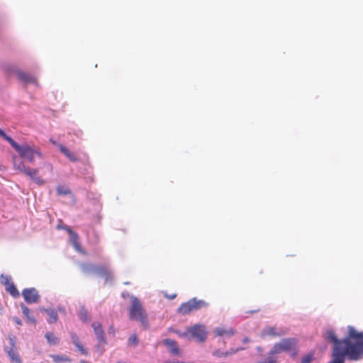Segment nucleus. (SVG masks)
<instances>
[{
  "label": "nucleus",
  "instance_id": "15",
  "mask_svg": "<svg viewBox=\"0 0 363 363\" xmlns=\"http://www.w3.org/2000/svg\"><path fill=\"white\" fill-rule=\"evenodd\" d=\"M21 308L22 309V313L23 315L27 318L28 321L31 323H35L36 320L34 316L32 315L31 311L24 304L21 305Z\"/></svg>",
  "mask_w": 363,
  "mask_h": 363
},
{
  "label": "nucleus",
  "instance_id": "6",
  "mask_svg": "<svg viewBox=\"0 0 363 363\" xmlns=\"http://www.w3.org/2000/svg\"><path fill=\"white\" fill-rule=\"evenodd\" d=\"M190 334L192 338L200 342H203L207 338V331L206 326L203 325L196 324L187 328L185 333L179 334L181 337H185Z\"/></svg>",
  "mask_w": 363,
  "mask_h": 363
},
{
  "label": "nucleus",
  "instance_id": "4",
  "mask_svg": "<svg viewBox=\"0 0 363 363\" xmlns=\"http://www.w3.org/2000/svg\"><path fill=\"white\" fill-rule=\"evenodd\" d=\"M283 352H289L293 357H296L298 353L297 339L284 338L275 343L272 348V354H279Z\"/></svg>",
  "mask_w": 363,
  "mask_h": 363
},
{
  "label": "nucleus",
  "instance_id": "17",
  "mask_svg": "<svg viewBox=\"0 0 363 363\" xmlns=\"http://www.w3.org/2000/svg\"><path fill=\"white\" fill-rule=\"evenodd\" d=\"M60 151L72 162H77L78 158L74 153L70 152L66 147L62 145H60Z\"/></svg>",
  "mask_w": 363,
  "mask_h": 363
},
{
  "label": "nucleus",
  "instance_id": "19",
  "mask_svg": "<svg viewBox=\"0 0 363 363\" xmlns=\"http://www.w3.org/2000/svg\"><path fill=\"white\" fill-rule=\"evenodd\" d=\"M70 241L73 247L79 252H81V245L79 241V236L75 232H70Z\"/></svg>",
  "mask_w": 363,
  "mask_h": 363
},
{
  "label": "nucleus",
  "instance_id": "10",
  "mask_svg": "<svg viewBox=\"0 0 363 363\" xmlns=\"http://www.w3.org/2000/svg\"><path fill=\"white\" fill-rule=\"evenodd\" d=\"M91 327L94 329V334L96 336L100 344H106L105 333L102 328V325L100 323L94 322L91 324Z\"/></svg>",
  "mask_w": 363,
  "mask_h": 363
},
{
  "label": "nucleus",
  "instance_id": "37",
  "mask_svg": "<svg viewBox=\"0 0 363 363\" xmlns=\"http://www.w3.org/2000/svg\"><path fill=\"white\" fill-rule=\"evenodd\" d=\"M80 363H87V362L86 361H84V360H81Z\"/></svg>",
  "mask_w": 363,
  "mask_h": 363
},
{
  "label": "nucleus",
  "instance_id": "13",
  "mask_svg": "<svg viewBox=\"0 0 363 363\" xmlns=\"http://www.w3.org/2000/svg\"><path fill=\"white\" fill-rule=\"evenodd\" d=\"M163 344L168 347L169 351L172 354H177L179 353V347L175 340L169 338L164 339L163 340Z\"/></svg>",
  "mask_w": 363,
  "mask_h": 363
},
{
  "label": "nucleus",
  "instance_id": "33",
  "mask_svg": "<svg viewBox=\"0 0 363 363\" xmlns=\"http://www.w3.org/2000/svg\"><path fill=\"white\" fill-rule=\"evenodd\" d=\"M108 333L110 334H111L112 335H115L116 334V330H115V328L113 325H110L109 328H108Z\"/></svg>",
  "mask_w": 363,
  "mask_h": 363
},
{
  "label": "nucleus",
  "instance_id": "3",
  "mask_svg": "<svg viewBox=\"0 0 363 363\" xmlns=\"http://www.w3.org/2000/svg\"><path fill=\"white\" fill-rule=\"evenodd\" d=\"M0 137L6 140L20 155L21 157L26 158L29 162L34 161L35 154L40 155L38 152L35 151L30 146L28 145H19L10 136L7 135L0 128Z\"/></svg>",
  "mask_w": 363,
  "mask_h": 363
},
{
  "label": "nucleus",
  "instance_id": "7",
  "mask_svg": "<svg viewBox=\"0 0 363 363\" xmlns=\"http://www.w3.org/2000/svg\"><path fill=\"white\" fill-rule=\"evenodd\" d=\"M8 339L10 345L4 346V350L9 356L11 363H22L21 358L18 352L16 336L12 334L9 335Z\"/></svg>",
  "mask_w": 363,
  "mask_h": 363
},
{
  "label": "nucleus",
  "instance_id": "1",
  "mask_svg": "<svg viewBox=\"0 0 363 363\" xmlns=\"http://www.w3.org/2000/svg\"><path fill=\"white\" fill-rule=\"evenodd\" d=\"M347 336L340 340L333 330L325 333V339L333 344L331 357L328 363H345V357L351 361L363 358V333L357 331L353 326L347 327Z\"/></svg>",
  "mask_w": 363,
  "mask_h": 363
},
{
  "label": "nucleus",
  "instance_id": "21",
  "mask_svg": "<svg viewBox=\"0 0 363 363\" xmlns=\"http://www.w3.org/2000/svg\"><path fill=\"white\" fill-rule=\"evenodd\" d=\"M45 337L50 345H56L60 342L59 338L56 337L52 333H45Z\"/></svg>",
  "mask_w": 363,
  "mask_h": 363
},
{
  "label": "nucleus",
  "instance_id": "12",
  "mask_svg": "<svg viewBox=\"0 0 363 363\" xmlns=\"http://www.w3.org/2000/svg\"><path fill=\"white\" fill-rule=\"evenodd\" d=\"M28 176L35 183L38 185L45 184V181L38 177V170L37 169H28L25 174Z\"/></svg>",
  "mask_w": 363,
  "mask_h": 363
},
{
  "label": "nucleus",
  "instance_id": "29",
  "mask_svg": "<svg viewBox=\"0 0 363 363\" xmlns=\"http://www.w3.org/2000/svg\"><path fill=\"white\" fill-rule=\"evenodd\" d=\"M129 345L136 346L138 344V340L136 335H131L128 341Z\"/></svg>",
  "mask_w": 363,
  "mask_h": 363
},
{
  "label": "nucleus",
  "instance_id": "11",
  "mask_svg": "<svg viewBox=\"0 0 363 363\" xmlns=\"http://www.w3.org/2000/svg\"><path fill=\"white\" fill-rule=\"evenodd\" d=\"M71 339L74 345L77 348V350L81 352V354L84 355L88 354L87 350L83 346L81 343L80 340L76 333H71Z\"/></svg>",
  "mask_w": 363,
  "mask_h": 363
},
{
  "label": "nucleus",
  "instance_id": "9",
  "mask_svg": "<svg viewBox=\"0 0 363 363\" xmlns=\"http://www.w3.org/2000/svg\"><path fill=\"white\" fill-rule=\"evenodd\" d=\"M284 334L281 329H277L276 327L267 326L265 327L262 333L261 337L264 338L266 337H280Z\"/></svg>",
  "mask_w": 363,
  "mask_h": 363
},
{
  "label": "nucleus",
  "instance_id": "23",
  "mask_svg": "<svg viewBox=\"0 0 363 363\" xmlns=\"http://www.w3.org/2000/svg\"><path fill=\"white\" fill-rule=\"evenodd\" d=\"M52 360L55 363H62V362H70L71 359L65 355H57V354H52L50 355Z\"/></svg>",
  "mask_w": 363,
  "mask_h": 363
},
{
  "label": "nucleus",
  "instance_id": "14",
  "mask_svg": "<svg viewBox=\"0 0 363 363\" xmlns=\"http://www.w3.org/2000/svg\"><path fill=\"white\" fill-rule=\"evenodd\" d=\"M213 333L216 336H232L235 334V330L233 328H217L214 329Z\"/></svg>",
  "mask_w": 363,
  "mask_h": 363
},
{
  "label": "nucleus",
  "instance_id": "22",
  "mask_svg": "<svg viewBox=\"0 0 363 363\" xmlns=\"http://www.w3.org/2000/svg\"><path fill=\"white\" fill-rule=\"evenodd\" d=\"M6 291L10 294L14 298H17L20 296V293L13 282L9 284L6 288H5Z\"/></svg>",
  "mask_w": 363,
  "mask_h": 363
},
{
  "label": "nucleus",
  "instance_id": "36",
  "mask_svg": "<svg viewBox=\"0 0 363 363\" xmlns=\"http://www.w3.org/2000/svg\"><path fill=\"white\" fill-rule=\"evenodd\" d=\"M65 230L68 232V233L70 235V232H74L72 229L69 228H66Z\"/></svg>",
  "mask_w": 363,
  "mask_h": 363
},
{
  "label": "nucleus",
  "instance_id": "8",
  "mask_svg": "<svg viewBox=\"0 0 363 363\" xmlns=\"http://www.w3.org/2000/svg\"><path fill=\"white\" fill-rule=\"evenodd\" d=\"M24 300L28 303H35L38 302L40 296L35 288L25 289L22 291Z\"/></svg>",
  "mask_w": 363,
  "mask_h": 363
},
{
  "label": "nucleus",
  "instance_id": "18",
  "mask_svg": "<svg viewBox=\"0 0 363 363\" xmlns=\"http://www.w3.org/2000/svg\"><path fill=\"white\" fill-rule=\"evenodd\" d=\"M242 350H243V348H238L236 350L232 349L230 351H227V352H221L219 350H216L213 352V355L215 356V357H228V356L233 354L235 352H237L238 351Z\"/></svg>",
  "mask_w": 363,
  "mask_h": 363
},
{
  "label": "nucleus",
  "instance_id": "16",
  "mask_svg": "<svg viewBox=\"0 0 363 363\" xmlns=\"http://www.w3.org/2000/svg\"><path fill=\"white\" fill-rule=\"evenodd\" d=\"M18 77L20 80H21L26 83H35L36 82L35 78L33 76H32L28 73L20 72L18 73Z\"/></svg>",
  "mask_w": 363,
  "mask_h": 363
},
{
  "label": "nucleus",
  "instance_id": "30",
  "mask_svg": "<svg viewBox=\"0 0 363 363\" xmlns=\"http://www.w3.org/2000/svg\"><path fill=\"white\" fill-rule=\"evenodd\" d=\"M79 318L83 321H86L88 319L87 311L84 308H82L79 311Z\"/></svg>",
  "mask_w": 363,
  "mask_h": 363
},
{
  "label": "nucleus",
  "instance_id": "2",
  "mask_svg": "<svg viewBox=\"0 0 363 363\" xmlns=\"http://www.w3.org/2000/svg\"><path fill=\"white\" fill-rule=\"evenodd\" d=\"M129 318L139 321L145 328L148 327L147 315L140 301L135 296L130 297V306L128 308Z\"/></svg>",
  "mask_w": 363,
  "mask_h": 363
},
{
  "label": "nucleus",
  "instance_id": "32",
  "mask_svg": "<svg viewBox=\"0 0 363 363\" xmlns=\"http://www.w3.org/2000/svg\"><path fill=\"white\" fill-rule=\"evenodd\" d=\"M164 296L167 298H168V299H169V300H172V299H174V298H176V296H177V294H168L167 293L164 292Z\"/></svg>",
  "mask_w": 363,
  "mask_h": 363
},
{
  "label": "nucleus",
  "instance_id": "34",
  "mask_svg": "<svg viewBox=\"0 0 363 363\" xmlns=\"http://www.w3.org/2000/svg\"><path fill=\"white\" fill-rule=\"evenodd\" d=\"M13 320L18 325H22V322L21 320V319H19L17 317H14L13 318Z\"/></svg>",
  "mask_w": 363,
  "mask_h": 363
},
{
  "label": "nucleus",
  "instance_id": "5",
  "mask_svg": "<svg viewBox=\"0 0 363 363\" xmlns=\"http://www.w3.org/2000/svg\"><path fill=\"white\" fill-rule=\"evenodd\" d=\"M207 303L203 300H197L196 298H193L189 300L186 303H183L178 308V313L182 315L189 314L192 311L199 310L202 308L207 306Z\"/></svg>",
  "mask_w": 363,
  "mask_h": 363
},
{
  "label": "nucleus",
  "instance_id": "31",
  "mask_svg": "<svg viewBox=\"0 0 363 363\" xmlns=\"http://www.w3.org/2000/svg\"><path fill=\"white\" fill-rule=\"evenodd\" d=\"M97 271L101 274H107L108 270L105 267L100 266L97 268Z\"/></svg>",
  "mask_w": 363,
  "mask_h": 363
},
{
  "label": "nucleus",
  "instance_id": "35",
  "mask_svg": "<svg viewBox=\"0 0 363 363\" xmlns=\"http://www.w3.org/2000/svg\"><path fill=\"white\" fill-rule=\"evenodd\" d=\"M250 341V339L248 337H245L243 340H242V342L243 343H247Z\"/></svg>",
  "mask_w": 363,
  "mask_h": 363
},
{
  "label": "nucleus",
  "instance_id": "28",
  "mask_svg": "<svg viewBox=\"0 0 363 363\" xmlns=\"http://www.w3.org/2000/svg\"><path fill=\"white\" fill-rule=\"evenodd\" d=\"M313 359V353H309L307 355L304 356L301 363H311L312 360Z\"/></svg>",
  "mask_w": 363,
  "mask_h": 363
},
{
  "label": "nucleus",
  "instance_id": "27",
  "mask_svg": "<svg viewBox=\"0 0 363 363\" xmlns=\"http://www.w3.org/2000/svg\"><path fill=\"white\" fill-rule=\"evenodd\" d=\"M57 192L59 195H68L71 193V191L63 186H58L57 187Z\"/></svg>",
  "mask_w": 363,
  "mask_h": 363
},
{
  "label": "nucleus",
  "instance_id": "24",
  "mask_svg": "<svg viewBox=\"0 0 363 363\" xmlns=\"http://www.w3.org/2000/svg\"><path fill=\"white\" fill-rule=\"evenodd\" d=\"M277 354H272V350L269 352L268 357L263 361L258 362L257 363H278Z\"/></svg>",
  "mask_w": 363,
  "mask_h": 363
},
{
  "label": "nucleus",
  "instance_id": "25",
  "mask_svg": "<svg viewBox=\"0 0 363 363\" xmlns=\"http://www.w3.org/2000/svg\"><path fill=\"white\" fill-rule=\"evenodd\" d=\"M14 167L16 169L23 172L24 174L28 170L29 168H27L23 162H18L17 161L14 162Z\"/></svg>",
  "mask_w": 363,
  "mask_h": 363
},
{
  "label": "nucleus",
  "instance_id": "26",
  "mask_svg": "<svg viewBox=\"0 0 363 363\" xmlns=\"http://www.w3.org/2000/svg\"><path fill=\"white\" fill-rule=\"evenodd\" d=\"M1 283L6 288L9 284H11L12 281V279L9 275L1 274L0 277Z\"/></svg>",
  "mask_w": 363,
  "mask_h": 363
},
{
  "label": "nucleus",
  "instance_id": "20",
  "mask_svg": "<svg viewBox=\"0 0 363 363\" xmlns=\"http://www.w3.org/2000/svg\"><path fill=\"white\" fill-rule=\"evenodd\" d=\"M45 313L48 315L49 319L48 322L50 324L56 323L58 319V315L54 309H45Z\"/></svg>",
  "mask_w": 363,
  "mask_h": 363
}]
</instances>
